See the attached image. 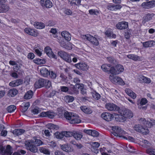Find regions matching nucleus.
I'll use <instances>...</instances> for the list:
<instances>
[{"instance_id": "1", "label": "nucleus", "mask_w": 155, "mask_h": 155, "mask_svg": "<svg viewBox=\"0 0 155 155\" xmlns=\"http://www.w3.org/2000/svg\"><path fill=\"white\" fill-rule=\"evenodd\" d=\"M113 134L116 136L123 137L124 139L131 141H134V139L128 135L127 133L120 127L116 126H113L112 127Z\"/></svg>"}, {"instance_id": "2", "label": "nucleus", "mask_w": 155, "mask_h": 155, "mask_svg": "<svg viewBox=\"0 0 155 155\" xmlns=\"http://www.w3.org/2000/svg\"><path fill=\"white\" fill-rule=\"evenodd\" d=\"M120 114H115V120L119 122H123L126 118H130L133 116L132 112L128 109H123L120 112Z\"/></svg>"}, {"instance_id": "3", "label": "nucleus", "mask_w": 155, "mask_h": 155, "mask_svg": "<svg viewBox=\"0 0 155 155\" xmlns=\"http://www.w3.org/2000/svg\"><path fill=\"white\" fill-rule=\"evenodd\" d=\"M43 144L42 141L39 139L34 138L33 140L30 142L28 140L25 143V145L28 146V149L30 151L33 152H36L37 151L38 149L36 147L31 145V144L35 145L37 146H39Z\"/></svg>"}, {"instance_id": "4", "label": "nucleus", "mask_w": 155, "mask_h": 155, "mask_svg": "<svg viewBox=\"0 0 155 155\" xmlns=\"http://www.w3.org/2000/svg\"><path fill=\"white\" fill-rule=\"evenodd\" d=\"M114 75H110L109 77V80L112 83L122 86L125 84L124 81L120 77Z\"/></svg>"}, {"instance_id": "5", "label": "nucleus", "mask_w": 155, "mask_h": 155, "mask_svg": "<svg viewBox=\"0 0 155 155\" xmlns=\"http://www.w3.org/2000/svg\"><path fill=\"white\" fill-rule=\"evenodd\" d=\"M124 70V68L123 66L122 65L119 64L116 65L115 68L111 67L110 70V71L111 74L116 75L123 72Z\"/></svg>"}, {"instance_id": "6", "label": "nucleus", "mask_w": 155, "mask_h": 155, "mask_svg": "<svg viewBox=\"0 0 155 155\" xmlns=\"http://www.w3.org/2000/svg\"><path fill=\"white\" fill-rule=\"evenodd\" d=\"M74 92L77 93L78 91V89H81V93L83 94H85L86 93V90L84 88V85L83 84H77L73 87Z\"/></svg>"}, {"instance_id": "7", "label": "nucleus", "mask_w": 155, "mask_h": 155, "mask_svg": "<svg viewBox=\"0 0 155 155\" xmlns=\"http://www.w3.org/2000/svg\"><path fill=\"white\" fill-rule=\"evenodd\" d=\"M58 54L62 59L66 62L70 63L71 62V55H70L66 52L62 51L58 52Z\"/></svg>"}, {"instance_id": "8", "label": "nucleus", "mask_w": 155, "mask_h": 155, "mask_svg": "<svg viewBox=\"0 0 155 155\" xmlns=\"http://www.w3.org/2000/svg\"><path fill=\"white\" fill-rule=\"evenodd\" d=\"M115 114H111L108 112H104L101 114V117L105 120L109 121L112 120L114 118L115 119L116 116L114 115Z\"/></svg>"}, {"instance_id": "9", "label": "nucleus", "mask_w": 155, "mask_h": 155, "mask_svg": "<svg viewBox=\"0 0 155 155\" xmlns=\"http://www.w3.org/2000/svg\"><path fill=\"white\" fill-rule=\"evenodd\" d=\"M141 6L146 9H150L155 7V0H151L149 2H143Z\"/></svg>"}, {"instance_id": "10", "label": "nucleus", "mask_w": 155, "mask_h": 155, "mask_svg": "<svg viewBox=\"0 0 155 155\" xmlns=\"http://www.w3.org/2000/svg\"><path fill=\"white\" fill-rule=\"evenodd\" d=\"M134 129L136 131L140 132L144 135H146L149 133L148 129H144L139 124L135 125L134 127Z\"/></svg>"}, {"instance_id": "11", "label": "nucleus", "mask_w": 155, "mask_h": 155, "mask_svg": "<svg viewBox=\"0 0 155 155\" xmlns=\"http://www.w3.org/2000/svg\"><path fill=\"white\" fill-rule=\"evenodd\" d=\"M147 103V100L145 98H142L141 99L140 101L137 103L138 108L140 110H145L147 109V107L143 106L145 105Z\"/></svg>"}, {"instance_id": "12", "label": "nucleus", "mask_w": 155, "mask_h": 155, "mask_svg": "<svg viewBox=\"0 0 155 155\" xmlns=\"http://www.w3.org/2000/svg\"><path fill=\"white\" fill-rule=\"evenodd\" d=\"M24 31L25 33L28 35L34 37H37L39 34L37 30L29 28H25L24 29Z\"/></svg>"}, {"instance_id": "13", "label": "nucleus", "mask_w": 155, "mask_h": 155, "mask_svg": "<svg viewBox=\"0 0 155 155\" xmlns=\"http://www.w3.org/2000/svg\"><path fill=\"white\" fill-rule=\"evenodd\" d=\"M56 114L54 112L51 111H49L41 112L40 114V115L42 117H48L50 118H53L56 116Z\"/></svg>"}, {"instance_id": "14", "label": "nucleus", "mask_w": 155, "mask_h": 155, "mask_svg": "<svg viewBox=\"0 0 155 155\" xmlns=\"http://www.w3.org/2000/svg\"><path fill=\"white\" fill-rule=\"evenodd\" d=\"M105 107L108 110L118 111L119 108L113 103H108L105 105Z\"/></svg>"}, {"instance_id": "15", "label": "nucleus", "mask_w": 155, "mask_h": 155, "mask_svg": "<svg viewBox=\"0 0 155 155\" xmlns=\"http://www.w3.org/2000/svg\"><path fill=\"white\" fill-rule=\"evenodd\" d=\"M44 50L46 54L50 58H57L56 56L54 54L50 47H46L45 48Z\"/></svg>"}, {"instance_id": "16", "label": "nucleus", "mask_w": 155, "mask_h": 155, "mask_svg": "<svg viewBox=\"0 0 155 155\" xmlns=\"http://www.w3.org/2000/svg\"><path fill=\"white\" fill-rule=\"evenodd\" d=\"M128 23L127 22L123 21L118 23L117 24L116 27L117 29L120 30L128 28Z\"/></svg>"}, {"instance_id": "17", "label": "nucleus", "mask_w": 155, "mask_h": 155, "mask_svg": "<svg viewBox=\"0 0 155 155\" xmlns=\"http://www.w3.org/2000/svg\"><path fill=\"white\" fill-rule=\"evenodd\" d=\"M122 6L120 5H115L112 4H109L107 6V8L108 10L112 11H115L120 10Z\"/></svg>"}, {"instance_id": "18", "label": "nucleus", "mask_w": 155, "mask_h": 155, "mask_svg": "<svg viewBox=\"0 0 155 155\" xmlns=\"http://www.w3.org/2000/svg\"><path fill=\"white\" fill-rule=\"evenodd\" d=\"M40 3L43 7L47 8H51L53 5L52 2L50 0H41Z\"/></svg>"}, {"instance_id": "19", "label": "nucleus", "mask_w": 155, "mask_h": 155, "mask_svg": "<svg viewBox=\"0 0 155 155\" xmlns=\"http://www.w3.org/2000/svg\"><path fill=\"white\" fill-rule=\"evenodd\" d=\"M61 147V149L66 152L70 153L73 152L74 150L73 148L68 144H63Z\"/></svg>"}, {"instance_id": "20", "label": "nucleus", "mask_w": 155, "mask_h": 155, "mask_svg": "<svg viewBox=\"0 0 155 155\" xmlns=\"http://www.w3.org/2000/svg\"><path fill=\"white\" fill-rule=\"evenodd\" d=\"M81 122V120L77 114L74 113V115L70 120V123L73 124H79Z\"/></svg>"}, {"instance_id": "21", "label": "nucleus", "mask_w": 155, "mask_h": 155, "mask_svg": "<svg viewBox=\"0 0 155 155\" xmlns=\"http://www.w3.org/2000/svg\"><path fill=\"white\" fill-rule=\"evenodd\" d=\"M137 79L141 83L149 84L151 82V81L149 78L142 75L139 76L137 78Z\"/></svg>"}, {"instance_id": "22", "label": "nucleus", "mask_w": 155, "mask_h": 155, "mask_svg": "<svg viewBox=\"0 0 155 155\" xmlns=\"http://www.w3.org/2000/svg\"><path fill=\"white\" fill-rule=\"evenodd\" d=\"M31 23L36 28L38 29H41L44 28L45 27V24L41 22L36 21L32 23L31 21Z\"/></svg>"}, {"instance_id": "23", "label": "nucleus", "mask_w": 155, "mask_h": 155, "mask_svg": "<svg viewBox=\"0 0 155 155\" xmlns=\"http://www.w3.org/2000/svg\"><path fill=\"white\" fill-rule=\"evenodd\" d=\"M75 66L78 68L80 69L83 70H87L89 68V66L87 64L85 63H81L76 64Z\"/></svg>"}, {"instance_id": "24", "label": "nucleus", "mask_w": 155, "mask_h": 155, "mask_svg": "<svg viewBox=\"0 0 155 155\" xmlns=\"http://www.w3.org/2000/svg\"><path fill=\"white\" fill-rule=\"evenodd\" d=\"M45 80L40 79L36 81L35 84V87L36 88L41 87L45 85Z\"/></svg>"}, {"instance_id": "25", "label": "nucleus", "mask_w": 155, "mask_h": 155, "mask_svg": "<svg viewBox=\"0 0 155 155\" xmlns=\"http://www.w3.org/2000/svg\"><path fill=\"white\" fill-rule=\"evenodd\" d=\"M23 81L21 79H18L12 81L9 83V86L12 87H16L21 84Z\"/></svg>"}, {"instance_id": "26", "label": "nucleus", "mask_w": 155, "mask_h": 155, "mask_svg": "<svg viewBox=\"0 0 155 155\" xmlns=\"http://www.w3.org/2000/svg\"><path fill=\"white\" fill-rule=\"evenodd\" d=\"M61 35L62 37L64 38L65 40L70 41L71 40V35L68 32L66 31H62Z\"/></svg>"}, {"instance_id": "27", "label": "nucleus", "mask_w": 155, "mask_h": 155, "mask_svg": "<svg viewBox=\"0 0 155 155\" xmlns=\"http://www.w3.org/2000/svg\"><path fill=\"white\" fill-rule=\"evenodd\" d=\"M106 36L110 38H115L116 35L113 34L112 30L111 29H107L105 32Z\"/></svg>"}, {"instance_id": "28", "label": "nucleus", "mask_w": 155, "mask_h": 155, "mask_svg": "<svg viewBox=\"0 0 155 155\" xmlns=\"http://www.w3.org/2000/svg\"><path fill=\"white\" fill-rule=\"evenodd\" d=\"M85 133L93 137H97L98 135V133L97 131L91 130H84Z\"/></svg>"}, {"instance_id": "29", "label": "nucleus", "mask_w": 155, "mask_h": 155, "mask_svg": "<svg viewBox=\"0 0 155 155\" xmlns=\"http://www.w3.org/2000/svg\"><path fill=\"white\" fill-rule=\"evenodd\" d=\"M41 74L44 77H46L49 73V71L45 67L41 68L40 70Z\"/></svg>"}, {"instance_id": "30", "label": "nucleus", "mask_w": 155, "mask_h": 155, "mask_svg": "<svg viewBox=\"0 0 155 155\" xmlns=\"http://www.w3.org/2000/svg\"><path fill=\"white\" fill-rule=\"evenodd\" d=\"M81 110L84 113L87 114H91L92 112V110L90 108L85 106L81 107Z\"/></svg>"}, {"instance_id": "31", "label": "nucleus", "mask_w": 155, "mask_h": 155, "mask_svg": "<svg viewBox=\"0 0 155 155\" xmlns=\"http://www.w3.org/2000/svg\"><path fill=\"white\" fill-rule=\"evenodd\" d=\"M143 46L145 48L151 47L155 45V41H150L142 43Z\"/></svg>"}, {"instance_id": "32", "label": "nucleus", "mask_w": 155, "mask_h": 155, "mask_svg": "<svg viewBox=\"0 0 155 155\" xmlns=\"http://www.w3.org/2000/svg\"><path fill=\"white\" fill-rule=\"evenodd\" d=\"M126 93L133 99H135L137 97L136 94L133 92L130 89L127 88L125 90Z\"/></svg>"}, {"instance_id": "33", "label": "nucleus", "mask_w": 155, "mask_h": 155, "mask_svg": "<svg viewBox=\"0 0 155 155\" xmlns=\"http://www.w3.org/2000/svg\"><path fill=\"white\" fill-rule=\"evenodd\" d=\"M9 7L7 5L2 4H0V13L5 12L9 9Z\"/></svg>"}, {"instance_id": "34", "label": "nucleus", "mask_w": 155, "mask_h": 155, "mask_svg": "<svg viewBox=\"0 0 155 155\" xmlns=\"http://www.w3.org/2000/svg\"><path fill=\"white\" fill-rule=\"evenodd\" d=\"M74 113L66 111L64 112V117L69 120V122L70 123V120H71L72 117L74 115Z\"/></svg>"}, {"instance_id": "35", "label": "nucleus", "mask_w": 155, "mask_h": 155, "mask_svg": "<svg viewBox=\"0 0 155 155\" xmlns=\"http://www.w3.org/2000/svg\"><path fill=\"white\" fill-rule=\"evenodd\" d=\"M140 144L142 147L147 148L150 147L151 146L150 143L146 140H142V141H140Z\"/></svg>"}, {"instance_id": "36", "label": "nucleus", "mask_w": 155, "mask_h": 155, "mask_svg": "<svg viewBox=\"0 0 155 155\" xmlns=\"http://www.w3.org/2000/svg\"><path fill=\"white\" fill-rule=\"evenodd\" d=\"M75 139L79 140L82 137V135L81 133L78 132H74L73 133V135Z\"/></svg>"}, {"instance_id": "37", "label": "nucleus", "mask_w": 155, "mask_h": 155, "mask_svg": "<svg viewBox=\"0 0 155 155\" xmlns=\"http://www.w3.org/2000/svg\"><path fill=\"white\" fill-rule=\"evenodd\" d=\"M107 91H108L110 93L114 94L116 95L117 96L116 98L117 99H119L121 97L120 95L118 93L117 91L116 90L114 89H107Z\"/></svg>"}, {"instance_id": "38", "label": "nucleus", "mask_w": 155, "mask_h": 155, "mask_svg": "<svg viewBox=\"0 0 155 155\" xmlns=\"http://www.w3.org/2000/svg\"><path fill=\"white\" fill-rule=\"evenodd\" d=\"M18 93V91L15 89L10 90L8 94V95L9 96L14 97Z\"/></svg>"}, {"instance_id": "39", "label": "nucleus", "mask_w": 155, "mask_h": 155, "mask_svg": "<svg viewBox=\"0 0 155 155\" xmlns=\"http://www.w3.org/2000/svg\"><path fill=\"white\" fill-rule=\"evenodd\" d=\"M89 13L92 15H98L100 14V11L98 9H91L89 10Z\"/></svg>"}, {"instance_id": "40", "label": "nucleus", "mask_w": 155, "mask_h": 155, "mask_svg": "<svg viewBox=\"0 0 155 155\" xmlns=\"http://www.w3.org/2000/svg\"><path fill=\"white\" fill-rule=\"evenodd\" d=\"M34 62L37 64H45L46 61L45 59L40 58H35L33 60Z\"/></svg>"}, {"instance_id": "41", "label": "nucleus", "mask_w": 155, "mask_h": 155, "mask_svg": "<svg viewBox=\"0 0 155 155\" xmlns=\"http://www.w3.org/2000/svg\"><path fill=\"white\" fill-rule=\"evenodd\" d=\"M100 151L102 155H109L107 153V152L109 153H111L112 151L110 150H107L104 147L101 148Z\"/></svg>"}, {"instance_id": "42", "label": "nucleus", "mask_w": 155, "mask_h": 155, "mask_svg": "<svg viewBox=\"0 0 155 155\" xmlns=\"http://www.w3.org/2000/svg\"><path fill=\"white\" fill-rule=\"evenodd\" d=\"M60 44L62 46L68 50H70L72 48L73 45L70 42H68L67 45H65L63 42V43L61 42Z\"/></svg>"}, {"instance_id": "43", "label": "nucleus", "mask_w": 155, "mask_h": 155, "mask_svg": "<svg viewBox=\"0 0 155 155\" xmlns=\"http://www.w3.org/2000/svg\"><path fill=\"white\" fill-rule=\"evenodd\" d=\"M64 100L67 103H70L73 102L74 101V98L72 96L67 95L64 97Z\"/></svg>"}, {"instance_id": "44", "label": "nucleus", "mask_w": 155, "mask_h": 155, "mask_svg": "<svg viewBox=\"0 0 155 155\" xmlns=\"http://www.w3.org/2000/svg\"><path fill=\"white\" fill-rule=\"evenodd\" d=\"M33 92L31 91H29L27 92L25 94L24 97L26 99H31L33 95Z\"/></svg>"}, {"instance_id": "45", "label": "nucleus", "mask_w": 155, "mask_h": 155, "mask_svg": "<svg viewBox=\"0 0 155 155\" xmlns=\"http://www.w3.org/2000/svg\"><path fill=\"white\" fill-rule=\"evenodd\" d=\"M54 137L58 139H61L63 138L64 135L63 134V131L59 132H56L54 134Z\"/></svg>"}, {"instance_id": "46", "label": "nucleus", "mask_w": 155, "mask_h": 155, "mask_svg": "<svg viewBox=\"0 0 155 155\" xmlns=\"http://www.w3.org/2000/svg\"><path fill=\"white\" fill-rule=\"evenodd\" d=\"M92 38H90L89 41L94 45L97 46L99 45V43L96 38L92 36Z\"/></svg>"}, {"instance_id": "47", "label": "nucleus", "mask_w": 155, "mask_h": 155, "mask_svg": "<svg viewBox=\"0 0 155 155\" xmlns=\"http://www.w3.org/2000/svg\"><path fill=\"white\" fill-rule=\"evenodd\" d=\"M24 132V130L21 129H15L14 130L12 133L13 134L15 135H21Z\"/></svg>"}, {"instance_id": "48", "label": "nucleus", "mask_w": 155, "mask_h": 155, "mask_svg": "<svg viewBox=\"0 0 155 155\" xmlns=\"http://www.w3.org/2000/svg\"><path fill=\"white\" fill-rule=\"evenodd\" d=\"M30 106V104L29 102H24L22 104L21 106L23 107L22 111L25 112L28 109Z\"/></svg>"}, {"instance_id": "49", "label": "nucleus", "mask_w": 155, "mask_h": 155, "mask_svg": "<svg viewBox=\"0 0 155 155\" xmlns=\"http://www.w3.org/2000/svg\"><path fill=\"white\" fill-rule=\"evenodd\" d=\"M146 153L150 155H155V149L148 148L146 150Z\"/></svg>"}, {"instance_id": "50", "label": "nucleus", "mask_w": 155, "mask_h": 155, "mask_svg": "<svg viewBox=\"0 0 155 155\" xmlns=\"http://www.w3.org/2000/svg\"><path fill=\"white\" fill-rule=\"evenodd\" d=\"M50 33L52 34L53 37L56 38L58 37L57 32V29L55 28H51L49 31Z\"/></svg>"}, {"instance_id": "51", "label": "nucleus", "mask_w": 155, "mask_h": 155, "mask_svg": "<svg viewBox=\"0 0 155 155\" xmlns=\"http://www.w3.org/2000/svg\"><path fill=\"white\" fill-rule=\"evenodd\" d=\"M127 57L129 59H132L134 61H137L140 60V58L134 54H129L127 55Z\"/></svg>"}, {"instance_id": "52", "label": "nucleus", "mask_w": 155, "mask_h": 155, "mask_svg": "<svg viewBox=\"0 0 155 155\" xmlns=\"http://www.w3.org/2000/svg\"><path fill=\"white\" fill-rule=\"evenodd\" d=\"M47 127L48 129H50L57 130L59 128V127L58 126L51 123L47 125Z\"/></svg>"}, {"instance_id": "53", "label": "nucleus", "mask_w": 155, "mask_h": 155, "mask_svg": "<svg viewBox=\"0 0 155 155\" xmlns=\"http://www.w3.org/2000/svg\"><path fill=\"white\" fill-rule=\"evenodd\" d=\"M16 107L13 105L9 106L7 107V110L9 113H12L14 112L16 109Z\"/></svg>"}, {"instance_id": "54", "label": "nucleus", "mask_w": 155, "mask_h": 155, "mask_svg": "<svg viewBox=\"0 0 155 155\" xmlns=\"http://www.w3.org/2000/svg\"><path fill=\"white\" fill-rule=\"evenodd\" d=\"M110 67V66L109 64H104L101 66V68L104 71L107 72L108 71V69Z\"/></svg>"}, {"instance_id": "55", "label": "nucleus", "mask_w": 155, "mask_h": 155, "mask_svg": "<svg viewBox=\"0 0 155 155\" xmlns=\"http://www.w3.org/2000/svg\"><path fill=\"white\" fill-rule=\"evenodd\" d=\"M93 97L95 99L98 100L100 97L99 94L97 93L95 91H94L91 93Z\"/></svg>"}, {"instance_id": "56", "label": "nucleus", "mask_w": 155, "mask_h": 155, "mask_svg": "<svg viewBox=\"0 0 155 155\" xmlns=\"http://www.w3.org/2000/svg\"><path fill=\"white\" fill-rule=\"evenodd\" d=\"M154 14L153 13H148L146 14L143 17L144 19H151L154 16Z\"/></svg>"}, {"instance_id": "57", "label": "nucleus", "mask_w": 155, "mask_h": 155, "mask_svg": "<svg viewBox=\"0 0 155 155\" xmlns=\"http://www.w3.org/2000/svg\"><path fill=\"white\" fill-rule=\"evenodd\" d=\"M63 134L64 137H71L73 135V133L69 131H63Z\"/></svg>"}, {"instance_id": "58", "label": "nucleus", "mask_w": 155, "mask_h": 155, "mask_svg": "<svg viewBox=\"0 0 155 155\" xmlns=\"http://www.w3.org/2000/svg\"><path fill=\"white\" fill-rule=\"evenodd\" d=\"M40 151L41 153H42L46 154H50L49 151L46 148L42 147H40Z\"/></svg>"}, {"instance_id": "59", "label": "nucleus", "mask_w": 155, "mask_h": 155, "mask_svg": "<svg viewBox=\"0 0 155 155\" xmlns=\"http://www.w3.org/2000/svg\"><path fill=\"white\" fill-rule=\"evenodd\" d=\"M81 38L85 40H89L90 38H92V36L90 35L87 34V35H83L81 36Z\"/></svg>"}, {"instance_id": "60", "label": "nucleus", "mask_w": 155, "mask_h": 155, "mask_svg": "<svg viewBox=\"0 0 155 155\" xmlns=\"http://www.w3.org/2000/svg\"><path fill=\"white\" fill-rule=\"evenodd\" d=\"M81 2L80 0H72L70 3L71 5L73 4L78 5H80Z\"/></svg>"}, {"instance_id": "61", "label": "nucleus", "mask_w": 155, "mask_h": 155, "mask_svg": "<svg viewBox=\"0 0 155 155\" xmlns=\"http://www.w3.org/2000/svg\"><path fill=\"white\" fill-rule=\"evenodd\" d=\"M41 110L39 108L36 107L32 110V112L33 114H38Z\"/></svg>"}, {"instance_id": "62", "label": "nucleus", "mask_w": 155, "mask_h": 155, "mask_svg": "<svg viewBox=\"0 0 155 155\" xmlns=\"http://www.w3.org/2000/svg\"><path fill=\"white\" fill-rule=\"evenodd\" d=\"M91 145L94 148H98L100 146V144L97 142H92L90 143Z\"/></svg>"}, {"instance_id": "63", "label": "nucleus", "mask_w": 155, "mask_h": 155, "mask_svg": "<svg viewBox=\"0 0 155 155\" xmlns=\"http://www.w3.org/2000/svg\"><path fill=\"white\" fill-rule=\"evenodd\" d=\"M45 85L47 88H49L51 86V82L48 80H45Z\"/></svg>"}, {"instance_id": "64", "label": "nucleus", "mask_w": 155, "mask_h": 155, "mask_svg": "<svg viewBox=\"0 0 155 155\" xmlns=\"http://www.w3.org/2000/svg\"><path fill=\"white\" fill-rule=\"evenodd\" d=\"M42 50L41 49H38L35 50V51L36 54L39 56H40L42 54Z\"/></svg>"}]
</instances>
